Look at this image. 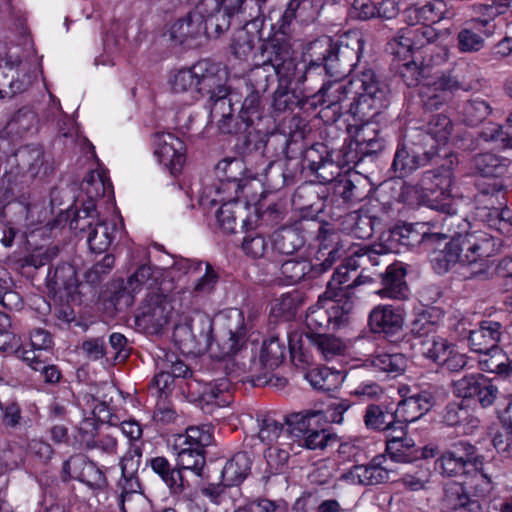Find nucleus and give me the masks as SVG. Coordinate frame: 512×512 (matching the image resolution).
I'll return each mask as SVG.
<instances>
[{"instance_id":"f03ea898","label":"nucleus","mask_w":512,"mask_h":512,"mask_svg":"<svg viewBox=\"0 0 512 512\" xmlns=\"http://www.w3.org/2000/svg\"><path fill=\"white\" fill-rule=\"evenodd\" d=\"M82 189L89 201L84 203L75 218L70 221V228L80 231L88 228L87 242L90 249L96 253L105 252L113 242L118 228L115 222L100 220L93 200L110 192L111 184L104 172L91 170L82 182Z\"/></svg>"},{"instance_id":"4be33fe9","label":"nucleus","mask_w":512,"mask_h":512,"mask_svg":"<svg viewBox=\"0 0 512 512\" xmlns=\"http://www.w3.org/2000/svg\"><path fill=\"white\" fill-rule=\"evenodd\" d=\"M347 131L359 154L368 156L382 150L383 142L379 136V124L374 120L349 124Z\"/></svg>"},{"instance_id":"09e8293b","label":"nucleus","mask_w":512,"mask_h":512,"mask_svg":"<svg viewBox=\"0 0 512 512\" xmlns=\"http://www.w3.org/2000/svg\"><path fill=\"white\" fill-rule=\"evenodd\" d=\"M229 387L230 384L225 378L206 384L200 395L201 401L206 404L216 405L217 407H224L231 402Z\"/></svg>"},{"instance_id":"338daca9","label":"nucleus","mask_w":512,"mask_h":512,"mask_svg":"<svg viewBox=\"0 0 512 512\" xmlns=\"http://www.w3.org/2000/svg\"><path fill=\"white\" fill-rule=\"evenodd\" d=\"M239 117L247 126L253 125L262 117L261 97L257 92H251L243 101Z\"/></svg>"},{"instance_id":"58836bf2","label":"nucleus","mask_w":512,"mask_h":512,"mask_svg":"<svg viewBox=\"0 0 512 512\" xmlns=\"http://www.w3.org/2000/svg\"><path fill=\"white\" fill-rule=\"evenodd\" d=\"M321 411H307L305 413H294L286 417L285 424L287 426L284 433L287 434L288 439L301 438L306 434L313 424L322 418Z\"/></svg>"},{"instance_id":"0eeeda50","label":"nucleus","mask_w":512,"mask_h":512,"mask_svg":"<svg viewBox=\"0 0 512 512\" xmlns=\"http://www.w3.org/2000/svg\"><path fill=\"white\" fill-rule=\"evenodd\" d=\"M212 442L208 426H192L184 434L175 436L173 450L177 455L179 469L191 470L200 475L204 465V448Z\"/></svg>"},{"instance_id":"39448f33","label":"nucleus","mask_w":512,"mask_h":512,"mask_svg":"<svg viewBox=\"0 0 512 512\" xmlns=\"http://www.w3.org/2000/svg\"><path fill=\"white\" fill-rule=\"evenodd\" d=\"M353 102L349 104V113L355 123L373 120L381 108L386 106L387 92L376 80L372 70H365L351 78Z\"/></svg>"},{"instance_id":"e2e57ef3","label":"nucleus","mask_w":512,"mask_h":512,"mask_svg":"<svg viewBox=\"0 0 512 512\" xmlns=\"http://www.w3.org/2000/svg\"><path fill=\"white\" fill-rule=\"evenodd\" d=\"M156 369L167 371L173 378L186 377L189 373L188 366L175 353L165 350L157 354Z\"/></svg>"},{"instance_id":"5701e85b","label":"nucleus","mask_w":512,"mask_h":512,"mask_svg":"<svg viewBox=\"0 0 512 512\" xmlns=\"http://www.w3.org/2000/svg\"><path fill=\"white\" fill-rule=\"evenodd\" d=\"M404 319L405 315L400 307L378 305L369 314V326L374 333L394 336L402 330Z\"/></svg>"},{"instance_id":"3c124183","label":"nucleus","mask_w":512,"mask_h":512,"mask_svg":"<svg viewBox=\"0 0 512 512\" xmlns=\"http://www.w3.org/2000/svg\"><path fill=\"white\" fill-rule=\"evenodd\" d=\"M161 275L159 268H152L149 265L139 267L127 280L124 292L134 294L141 290L144 285L152 287L157 284L158 277Z\"/></svg>"},{"instance_id":"0e129e2a","label":"nucleus","mask_w":512,"mask_h":512,"mask_svg":"<svg viewBox=\"0 0 512 512\" xmlns=\"http://www.w3.org/2000/svg\"><path fill=\"white\" fill-rule=\"evenodd\" d=\"M205 272L193 285L192 294L194 297H205L214 292L219 275L209 263H204Z\"/></svg>"},{"instance_id":"c85d7f7f","label":"nucleus","mask_w":512,"mask_h":512,"mask_svg":"<svg viewBox=\"0 0 512 512\" xmlns=\"http://www.w3.org/2000/svg\"><path fill=\"white\" fill-rule=\"evenodd\" d=\"M502 333L501 323L492 320L482 321L478 328L470 331L468 341L471 350L480 353L497 348Z\"/></svg>"},{"instance_id":"f8f14e48","label":"nucleus","mask_w":512,"mask_h":512,"mask_svg":"<svg viewBox=\"0 0 512 512\" xmlns=\"http://www.w3.org/2000/svg\"><path fill=\"white\" fill-rule=\"evenodd\" d=\"M456 397L475 399L482 408L490 407L499 398L498 384L482 374L465 375L452 383Z\"/></svg>"},{"instance_id":"6e6d98bb","label":"nucleus","mask_w":512,"mask_h":512,"mask_svg":"<svg viewBox=\"0 0 512 512\" xmlns=\"http://www.w3.org/2000/svg\"><path fill=\"white\" fill-rule=\"evenodd\" d=\"M280 271L286 284L293 285L312 273L313 265L307 259H289L281 265Z\"/></svg>"},{"instance_id":"ddd939ff","label":"nucleus","mask_w":512,"mask_h":512,"mask_svg":"<svg viewBox=\"0 0 512 512\" xmlns=\"http://www.w3.org/2000/svg\"><path fill=\"white\" fill-rule=\"evenodd\" d=\"M153 154L172 175L181 172L186 161L185 143L171 132H157L152 138Z\"/></svg>"},{"instance_id":"a19ab883","label":"nucleus","mask_w":512,"mask_h":512,"mask_svg":"<svg viewBox=\"0 0 512 512\" xmlns=\"http://www.w3.org/2000/svg\"><path fill=\"white\" fill-rule=\"evenodd\" d=\"M441 312L434 307L422 308L415 312L411 321V332L419 337H428L436 329Z\"/></svg>"},{"instance_id":"4468645a","label":"nucleus","mask_w":512,"mask_h":512,"mask_svg":"<svg viewBox=\"0 0 512 512\" xmlns=\"http://www.w3.org/2000/svg\"><path fill=\"white\" fill-rule=\"evenodd\" d=\"M226 70L220 76V80L212 89L207 91L210 104V122L214 123L220 132L231 133L233 131V108L232 101L228 97V88L226 86Z\"/></svg>"},{"instance_id":"393cba45","label":"nucleus","mask_w":512,"mask_h":512,"mask_svg":"<svg viewBox=\"0 0 512 512\" xmlns=\"http://www.w3.org/2000/svg\"><path fill=\"white\" fill-rule=\"evenodd\" d=\"M434 404L435 397L430 391L418 392L399 402L395 410L396 418L399 422H415L429 412Z\"/></svg>"},{"instance_id":"e433bc0d","label":"nucleus","mask_w":512,"mask_h":512,"mask_svg":"<svg viewBox=\"0 0 512 512\" xmlns=\"http://www.w3.org/2000/svg\"><path fill=\"white\" fill-rule=\"evenodd\" d=\"M250 464V458L246 453H236L222 469V481L229 486L240 484L248 475Z\"/></svg>"},{"instance_id":"603ef678","label":"nucleus","mask_w":512,"mask_h":512,"mask_svg":"<svg viewBox=\"0 0 512 512\" xmlns=\"http://www.w3.org/2000/svg\"><path fill=\"white\" fill-rule=\"evenodd\" d=\"M257 421L259 426L258 437L264 444L271 446L273 442L279 439H288L287 434L284 433L283 424L272 415H262Z\"/></svg>"},{"instance_id":"c756f323","label":"nucleus","mask_w":512,"mask_h":512,"mask_svg":"<svg viewBox=\"0 0 512 512\" xmlns=\"http://www.w3.org/2000/svg\"><path fill=\"white\" fill-rule=\"evenodd\" d=\"M447 8L443 0H431L423 5L412 6L405 11V20L411 25L434 24L446 17Z\"/></svg>"},{"instance_id":"c03bdc74","label":"nucleus","mask_w":512,"mask_h":512,"mask_svg":"<svg viewBox=\"0 0 512 512\" xmlns=\"http://www.w3.org/2000/svg\"><path fill=\"white\" fill-rule=\"evenodd\" d=\"M305 378L313 388L322 391L336 389L343 380L340 372L327 367L312 368L306 373Z\"/></svg>"},{"instance_id":"37998d69","label":"nucleus","mask_w":512,"mask_h":512,"mask_svg":"<svg viewBox=\"0 0 512 512\" xmlns=\"http://www.w3.org/2000/svg\"><path fill=\"white\" fill-rule=\"evenodd\" d=\"M321 97L323 103L327 108L336 107L339 105L340 110L343 108L342 103L349 99L354 93V88L351 86V79L344 81H335L325 84L321 90Z\"/></svg>"},{"instance_id":"a211bd4d","label":"nucleus","mask_w":512,"mask_h":512,"mask_svg":"<svg viewBox=\"0 0 512 512\" xmlns=\"http://www.w3.org/2000/svg\"><path fill=\"white\" fill-rule=\"evenodd\" d=\"M453 131V123L449 117L443 114L433 116L424 129L416 130L414 135L418 142L415 145H425L427 148H431L434 155H437L439 149L444 147Z\"/></svg>"},{"instance_id":"ea45409f","label":"nucleus","mask_w":512,"mask_h":512,"mask_svg":"<svg viewBox=\"0 0 512 512\" xmlns=\"http://www.w3.org/2000/svg\"><path fill=\"white\" fill-rule=\"evenodd\" d=\"M396 435L391 436L386 443V451L390 460L395 462H409L413 458L414 442L406 437L405 432L394 430Z\"/></svg>"},{"instance_id":"5fc2aeb1","label":"nucleus","mask_w":512,"mask_h":512,"mask_svg":"<svg viewBox=\"0 0 512 512\" xmlns=\"http://www.w3.org/2000/svg\"><path fill=\"white\" fill-rule=\"evenodd\" d=\"M285 351L284 343L277 337H271L262 344L260 361L265 368L274 370L283 362Z\"/></svg>"},{"instance_id":"a18cd8bd","label":"nucleus","mask_w":512,"mask_h":512,"mask_svg":"<svg viewBox=\"0 0 512 512\" xmlns=\"http://www.w3.org/2000/svg\"><path fill=\"white\" fill-rule=\"evenodd\" d=\"M371 366L380 372L397 376L405 371L407 359L401 353H377L370 360Z\"/></svg>"},{"instance_id":"72a5a7b5","label":"nucleus","mask_w":512,"mask_h":512,"mask_svg":"<svg viewBox=\"0 0 512 512\" xmlns=\"http://www.w3.org/2000/svg\"><path fill=\"white\" fill-rule=\"evenodd\" d=\"M405 269L401 263L390 264L383 276V289L378 291L381 297L403 299L406 297L407 285L405 282Z\"/></svg>"},{"instance_id":"49530a36","label":"nucleus","mask_w":512,"mask_h":512,"mask_svg":"<svg viewBox=\"0 0 512 512\" xmlns=\"http://www.w3.org/2000/svg\"><path fill=\"white\" fill-rule=\"evenodd\" d=\"M302 303L303 298L298 291L283 294L273 301L271 314L276 318L291 320L297 314Z\"/></svg>"},{"instance_id":"412c9836","label":"nucleus","mask_w":512,"mask_h":512,"mask_svg":"<svg viewBox=\"0 0 512 512\" xmlns=\"http://www.w3.org/2000/svg\"><path fill=\"white\" fill-rule=\"evenodd\" d=\"M466 230V242L464 247L470 257V266L478 265L479 271L487 266L489 258L495 256L499 251L498 241L490 234L481 231Z\"/></svg>"},{"instance_id":"dca6fc26","label":"nucleus","mask_w":512,"mask_h":512,"mask_svg":"<svg viewBox=\"0 0 512 512\" xmlns=\"http://www.w3.org/2000/svg\"><path fill=\"white\" fill-rule=\"evenodd\" d=\"M391 467L386 455H377L369 463L354 465L341 475L350 484L377 485L389 479Z\"/></svg>"},{"instance_id":"9b49d317","label":"nucleus","mask_w":512,"mask_h":512,"mask_svg":"<svg viewBox=\"0 0 512 512\" xmlns=\"http://www.w3.org/2000/svg\"><path fill=\"white\" fill-rule=\"evenodd\" d=\"M226 319V330L218 336L215 343L211 337V346L206 349L219 359L235 355L245 344L246 330L243 312L237 308L230 309L226 314Z\"/></svg>"},{"instance_id":"6ab92c4d","label":"nucleus","mask_w":512,"mask_h":512,"mask_svg":"<svg viewBox=\"0 0 512 512\" xmlns=\"http://www.w3.org/2000/svg\"><path fill=\"white\" fill-rule=\"evenodd\" d=\"M141 458L142 449L140 446L132 443L126 454L120 460L122 478L119 481V485L122 488L120 495V508L122 512H126L125 502L130 500L132 495L140 488L136 473L140 467Z\"/></svg>"},{"instance_id":"79ce46f5","label":"nucleus","mask_w":512,"mask_h":512,"mask_svg":"<svg viewBox=\"0 0 512 512\" xmlns=\"http://www.w3.org/2000/svg\"><path fill=\"white\" fill-rule=\"evenodd\" d=\"M304 244L301 233L293 227H283L272 235V247L281 254H292Z\"/></svg>"},{"instance_id":"4d7b16f0","label":"nucleus","mask_w":512,"mask_h":512,"mask_svg":"<svg viewBox=\"0 0 512 512\" xmlns=\"http://www.w3.org/2000/svg\"><path fill=\"white\" fill-rule=\"evenodd\" d=\"M410 35L409 29L402 28L388 43L390 53L399 62L410 59L412 51L416 49Z\"/></svg>"},{"instance_id":"2eb2a0df","label":"nucleus","mask_w":512,"mask_h":512,"mask_svg":"<svg viewBox=\"0 0 512 512\" xmlns=\"http://www.w3.org/2000/svg\"><path fill=\"white\" fill-rule=\"evenodd\" d=\"M461 88V83L451 73H441L426 78L421 85L419 94L425 107L438 109Z\"/></svg>"},{"instance_id":"f3484780","label":"nucleus","mask_w":512,"mask_h":512,"mask_svg":"<svg viewBox=\"0 0 512 512\" xmlns=\"http://www.w3.org/2000/svg\"><path fill=\"white\" fill-rule=\"evenodd\" d=\"M415 142L418 140L415 135H412V140L401 145L395 153L392 167L399 177L407 176L435 156L431 148H427L425 145L416 146Z\"/></svg>"},{"instance_id":"7ed1b4c3","label":"nucleus","mask_w":512,"mask_h":512,"mask_svg":"<svg viewBox=\"0 0 512 512\" xmlns=\"http://www.w3.org/2000/svg\"><path fill=\"white\" fill-rule=\"evenodd\" d=\"M253 60L256 66H271L279 78V86L273 94L274 109L279 112L290 109L296 97L288 84L296 77L297 67L284 32L276 33L271 39L264 41L260 45L259 53L253 55Z\"/></svg>"},{"instance_id":"20e7f679","label":"nucleus","mask_w":512,"mask_h":512,"mask_svg":"<svg viewBox=\"0 0 512 512\" xmlns=\"http://www.w3.org/2000/svg\"><path fill=\"white\" fill-rule=\"evenodd\" d=\"M223 165V169L229 173L226 180H219L211 186L205 185L200 195V203L204 206L215 205L221 203V207L217 212V220L221 228L228 233L235 232L236 218L242 217L246 212V206L240 204L234 199L239 190L245 188L243 180L232 176L234 171L241 169V163L237 160L223 161L219 164L218 169Z\"/></svg>"},{"instance_id":"f704fd0d","label":"nucleus","mask_w":512,"mask_h":512,"mask_svg":"<svg viewBox=\"0 0 512 512\" xmlns=\"http://www.w3.org/2000/svg\"><path fill=\"white\" fill-rule=\"evenodd\" d=\"M322 0H291L281 17V29L289 25L297 17L302 20H313L323 8Z\"/></svg>"},{"instance_id":"bf43d9fd","label":"nucleus","mask_w":512,"mask_h":512,"mask_svg":"<svg viewBox=\"0 0 512 512\" xmlns=\"http://www.w3.org/2000/svg\"><path fill=\"white\" fill-rule=\"evenodd\" d=\"M54 287L59 292L64 290L65 296L72 297L78 287V280L73 266L63 264L55 269L53 276Z\"/></svg>"},{"instance_id":"cd10ccee","label":"nucleus","mask_w":512,"mask_h":512,"mask_svg":"<svg viewBox=\"0 0 512 512\" xmlns=\"http://www.w3.org/2000/svg\"><path fill=\"white\" fill-rule=\"evenodd\" d=\"M36 68L33 70L27 63L20 62L14 67L10 62L0 64V85L8 86L13 93L25 91L36 79Z\"/></svg>"},{"instance_id":"13d9d810","label":"nucleus","mask_w":512,"mask_h":512,"mask_svg":"<svg viewBox=\"0 0 512 512\" xmlns=\"http://www.w3.org/2000/svg\"><path fill=\"white\" fill-rule=\"evenodd\" d=\"M479 354L481 357L478 362L482 371L502 374L509 370L508 358L499 347Z\"/></svg>"},{"instance_id":"2f4dec72","label":"nucleus","mask_w":512,"mask_h":512,"mask_svg":"<svg viewBox=\"0 0 512 512\" xmlns=\"http://www.w3.org/2000/svg\"><path fill=\"white\" fill-rule=\"evenodd\" d=\"M203 32V21L197 14H188L175 21L170 28V38L178 44L192 46Z\"/></svg>"},{"instance_id":"774afa93","label":"nucleus","mask_w":512,"mask_h":512,"mask_svg":"<svg viewBox=\"0 0 512 512\" xmlns=\"http://www.w3.org/2000/svg\"><path fill=\"white\" fill-rule=\"evenodd\" d=\"M480 138L488 143H493L501 149H512V134L504 131L499 124L489 123L481 132Z\"/></svg>"},{"instance_id":"9d476101","label":"nucleus","mask_w":512,"mask_h":512,"mask_svg":"<svg viewBox=\"0 0 512 512\" xmlns=\"http://www.w3.org/2000/svg\"><path fill=\"white\" fill-rule=\"evenodd\" d=\"M483 458L477 454L476 448L464 441L454 444L441 454L435 461V470L443 476L455 477L470 471V468L481 470Z\"/></svg>"},{"instance_id":"aec40b11","label":"nucleus","mask_w":512,"mask_h":512,"mask_svg":"<svg viewBox=\"0 0 512 512\" xmlns=\"http://www.w3.org/2000/svg\"><path fill=\"white\" fill-rule=\"evenodd\" d=\"M509 160L492 153L475 156L471 163L473 171L483 178L494 179L487 188H481L483 194L499 192L503 184L499 180L508 170Z\"/></svg>"},{"instance_id":"bb28decb","label":"nucleus","mask_w":512,"mask_h":512,"mask_svg":"<svg viewBox=\"0 0 512 512\" xmlns=\"http://www.w3.org/2000/svg\"><path fill=\"white\" fill-rule=\"evenodd\" d=\"M362 263H358L357 259L353 256L346 260L344 265L339 266L333 273L332 279L328 282L326 295L339 296L343 294L347 296L348 291L356 286L364 284L369 280L368 277L358 275L353 281L351 280V272H355Z\"/></svg>"},{"instance_id":"680f3d73","label":"nucleus","mask_w":512,"mask_h":512,"mask_svg":"<svg viewBox=\"0 0 512 512\" xmlns=\"http://www.w3.org/2000/svg\"><path fill=\"white\" fill-rule=\"evenodd\" d=\"M452 345L444 338L432 336L421 342V353L427 359L441 364L446 355L450 353Z\"/></svg>"},{"instance_id":"423d86ee","label":"nucleus","mask_w":512,"mask_h":512,"mask_svg":"<svg viewBox=\"0 0 512 512\" xmlns=\"http://www.w3.org/2000/svg\"><path fill=\"white\" fill-rule=\"evenodd\" d=\"M224 70L219 63L201 60L190 68L173 72L169 84L174 93H189L196 98L198 94L212 91Z\"/></svg>"},{"instance_id":"a878e982","label":"nucleus","mask_w":512,"mask_h":512,"mask_svg":"<svg viewBox=\"0 0 512 512\" xmlns=\"http://www.w3.org/2000/svg\"><path fill=\"white\" fill-rule=\"evenodd\" d=\"M336 50V47L329 37H321L311 42L304 54L305 61H309L307 70L310 71L314 67L323 65L326 73L334 76L336 74L333 71L335 68L334 62L338 60Z\"/></svg>"},{"instance_id":"864d4df0","label":"nucleus","mask_w":512,"mask_h":512,"mask_svg":"<svg viewBox=\"0 0 512 512\" xmlns=\"http://www.w3.org/2000/svg\"><path fill=\"white\" fill-rule=\"evenodd\" d=\"M487 36L479 27L463 28L457 34V48L462 53L478 52L484 47Z\"/></svg>"},{"instance_id":"052dcab7","label":"nucleus","mask_w":512,"mask_h":512,"mask_svg":"<svg viewBox=\"0 0 512 512\" xmlns=\"http://www.w3.org/2000/svg\"><path fill=\"white\" fill-rule=\"evenodd\" d=\"M490 113L489 103L480 98L469 100L461 110L463 121L471 126L481 123Z\"/></svg>"},{"instance_id":"6e6552de","label":"nucleus","mask_w":512,"mask_h":512,"mask_svg":"<svg viewBox=\"0 0 512 512\" xmlns=\"http://www.w3.org/2000/svg\"><path fill=\"white\" fill-rule=\"evenodd\" d=\"M212 320L204 314L181 316L175 324L173 340L185 354H197L211 346Z\"/></svg>"},{"instance_id":"473e14b6","label":"nucleus","mask_w":512,"mask_h":512,"mask_svg":"<svg viewBox=\"0 0 512 512\" xmlns=\"http://www.w3.org/2000/svg\"><path fill=\"white\" fill-rule=\"evenodd\" d=\"M507 405L498 408L502 429L493 438V446L503 457L512 458V396L507 397Z\"/></svg>"},{"instance_id":"7c9ffc66","label":"nucleus","mask_w":512,"mask_h":512,"mask_svg":"<svg viewBox=\"0 0 512 512\" xmlns=\"http://www.w3.org/2000/svg\"><path fill=\"white\" fill-rule=\"evenodd\" d=\"M306 338L325 361H331L343 356L347 349V345L342 339L331 334L308 332Z\"/></svg>"},{"instance_id":"c9c22d12","label":"nucleus","mask_w":512,"mask_h":512,"mask_svg":"<svg viewBox=\"0 0 512 512\" xmlns=\"http://www.w3.org/2000/svg\"><path fill=\"white\" fill-rule=\"evenodd\" d=\"M476 217L502 234L512 232V211L508 208L479 207L476 210Z\"/></svg>"},{"instance_id":"69168bd1","label":"nucleus","mask_w":512,"mask_h":512,"mask_svg":"<svg viewBox=\"0 0 512 512\" xmlns=\"http://www.w3.org/2000/svg\"><path fill=\"white\" fill-rule=\"evenodd\" d=\"M442 503L446 512H457L471 504L463 487L459 484H453L445 490Z\"/></svg>"},{"instance_id":"4c0bfd02","label":"nucleus","mask_w":512,"mask_h":512,"mask_svg":"<svg viewBox=\"0 0 512 512\" xmlns=\"http://www.w3.org/2000/svg\"><path fill=\"white\" fill-rule=\"evenodd\" d=\"M319 303L325 305L329 314L330 325H333V327H339L348 320L352 305L345 295L328 296L325 291L324 294L319 296Z\"/></svg>"},{"instance_id":"de8ad7c7","label":"nucleus","mask_w":512,"mask_h":512,"mask_svg":"<svg viewBox=\"0 0 512 512\" xmlns=\"http://www.w3.org/2000/svg\"><path fill=\"white\" fill-rule=\"evenodd\" d=\"M151 468L157 473L166 485L174 492L183 491V477L180 469H171L168 460L164 457H155L151 460Z\"/></svg>"},{"instance_id":"f257e3e1","label":"nucleus","mask_w":512,"mask_h":512,"mask_svg":"<svg viewBox=\"0 0 512 512\" xmlns=\"http://www.w3.org/2000/svg\"><path fill=\"white\" fill-rule=\"evenodd\" d=\"M453 183L454 176L449 168L427 171L422 176V192L418 198L419 204L445 215L437 220L442 226L440 232H424L422 236L425 245L451 238L445 248L438 253L435 252L431 259L434 270L440 274L447 272L455 264L470 266V257L464 243L466 230L471 229V224L465 217L456 213L458 200H455L452 194Z\"/></svg>"},{"instance_id":"1a4fd4ad","label":"nucleus","mask_w":512,"mask_h":512,"mask_svg":"<svg viewBox=\"0 0 512 512\" xmlns=\"http://www.w3.org/2000/svg\"><path fill=\"white\" fill-rule=\"evenodd\" d=\"M173 312L169 297L162 292L147 294L135 316L136 326L147 334H158L168 324Z\"/></svg>"},{"instance_id":"8fccbe9b","label":"nucleus","mask_w":512,"mask_h":512,"mask_svg":"<svg viewBox=\"0 0 512 512\" xmlns=\"http://www.w3.org/2000/svg\"><path fill=\"white\" fill-rule=\"evenodd\" d=\"M396 419L395 412H390L379 405H369L364 414L365 426L378 431L391 429Z\"/></svg>"},{"instance_id":"b1692460","label":"nucleus","mask_w":512,"mask_h":512,"mask_svg":"<svg viewBox=\"0 0 512 512\" xmlns=\"http://www.w3.org/2000/svg\"><path fill=\"white\" fill-rule=\"evenodd\" d=\"M262 27L263 19L255 17L234 33L230 47L237 58L247 59L252 54L262 40Z\"/></svg>"}]
</instances>
